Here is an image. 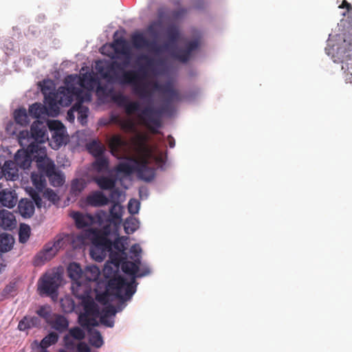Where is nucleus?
Returning <instances> with one entry per match:
<instances>
[{
    "instance_id": "f257e3e1",
    "label": "nucleus",
    "mask_w": 352,
    "mask_h": 352,
    "mask_svg": "<svg viewBox=\"0 0 352 352\" xmlns=\"http://www.w3.org/2000/svg\"><path fill=\"white\" fill-rule=\"evenodd\" d=\"M131 142L137 156L125 155L120 157L119 155L126 146L127 142L120 135H114L110 138L109 146L112 155L126 160L120 162L115 167V171L125 176L135 173L140 179L151 182L155 177V168L149 165L155 162L157 166H162L166 162V155L157 146L148 145L144 135H137L131 139Z\"/></svg>"
},
{
    "instance_id": "f03ea898",
    "label": "nucleus",
    "mask_w": 352,
    "mask_h": 352,
    "mask_svg": "<svg viewBox=\"0 0 352 352\" xmlns=\"http://www.w3.org/2000/svg\"><path fill=\"white\" fill-rule=\"evenodd\" d=\"M112 46L116 53L125 56L122 63L113 61L109 66V72H111L116 80L121 85H129L133 87L134 94L142 99H146L151 96V92L148 89V83L144 80L148 76V71L151 70L154 65L155 60L146 54H141L138 56V60H144V65L140 66L137 70H127L126 67L130 63L131 54L126 47L125 40L123 38L116 39Z\"/></svg>"
},
{
    "instance_id": "7ed1b4c3",
    "label": "nucleus",
    "mask_w": 352,
    "mask_h": 352,
    "mask_svg": "<svg viewBox=\"0 0 352 352\" xmlns=\"http://www.w3.org/2000/svg\"><path fill=\"white\" fill-rule=\"evenodd\" d=\"M121 267L125 274L131 276V281L128 282L126 278L118 273L108 280L107 290L120 300L126 301L130 300L136 291V278L148 275L150 270L146 267L138 273L137 263L126 260L122 262Z\"/></svg>"
},
{
    "instance_id": "20e7f679",
    "label": "nucleus",
    "mask_w": 352,
    "mask_h": 352,
    "mask_svg": "<svg viewBox=\"0 0 352 352\" xmlns=\"http://www.w3.org/2000/svg\"><path fill=\"white\" fill-rule=\"evenodd\" d=\"M153 86L155 90L159 91L164 95L166 104L162 105L159 109L147 106L140 111L137 116V118L138 124L144 126L155 133L157 132V129L161 126V114L166 111L168 103L179 100L180 95L170 82L160 85L155 82Z\"/></svg>"
},
{
    "instance_id": "39448f33",
    "label": "nucleus",
    "mask_w": 352,
    "mask_h": 352,
    "mask_svg": "<svg viewBox=\"0 0 352 352\" xmlns=\"http://www.w3.org/2000/svg\"><path fill=\"white\" fill-rule=\"evenodd\" d=\"M111 234L110 226H105L100 230L90 229L87 236L91 241L90 254L96 261L104 259L108 252L112 251L113 247L118 253H124L126 250L122 238L118 237L113 242L109 239Z\"/></svg>"
},
{
    "instance_id": "423d86ee",
    "label": "nucleus",
    "mask_w": 352,
    "mask_h": 352,
    "mask_svg": "<svg viewBox=\"0 0 352 352\" xmlns=\"http://www.w3.org/2000/svg\"><path fill=\"white\" fill-rule=\"evenodd\" d=\"M65 87H60L57 91L51 80H44L41 86V92L44 96L45 102L49 107V109L58 111V104L62 107L69 106L74 98L78 100L82 98V90L80 87L74 86L72 83L67 82V77L65 79Z\"/></svg>"
},
{
    "instance_id": "0eeeda50",
    "label": "nucleus",
    "mask_w": 352,
    "mask_h": 352,
    "mask_svg": "<svg viewBox=\"0 0 352 352\" xmlns=\"http://www.w3.org/2000/svg\"><path fill=\"white\" fill-rule=\"evenodd\" d=\"M168 41L163 44H159L155 40L149 41L142 32H135L131 36L133 46L135 49H147L149 52L155 54H160L170 49L171 46L175 44L179 38L180 32L177 25L172 24L166 28Z\"/></svg>"
},
{
    "instance_id": "6e6552de",
    "label": "nucleus",
    "mask_w": 352,
    "mask_h": 352,
    "mask_svg": "<svg viewBox=\"0 0 352 352\" xmlns=\"http://www.w3.org/2000/svg\"><path fill=\"white\" fill-rule=\"evenodd\" d=\"M83 307L84 313L79 316V322L81 326L87 328L98 326L96 318L99 317L100 310L98 305L91 296L80 302Z\"/></svg>"
},
{
    "instance_id": "1a4fd4ad",
    "label": "nucleus",
    "mask_w": 352,
    "mask_h": 352,
    "mask_svg": "<svg viewBox=\"0 0 352 352\" xmlns=\"http://www.w3.org/2000/svg\"><path fill=\"white\" fill-rule=\"evenodd\" d=\"M37 162L39 169L45 173L52 186L59 187L63 184L65 182L64 176L60 171L56 170V166L52 160L45 155V157H40Z\"/></svg>"
},
{
    "instance_id": "9d476101",
    "label": "nucleus",
    "mask_w": 352,
    "mask_h": 352,
    "mask_svg": "<svg viewBox=\"0 0 352 352\" xmlns=\"http://www.w3.org/2000/svg\"><path fill=\"white\" fill-rule=\"evenodd\" d=\"M61 277L58 273L45 274L39 280L38 290L41 295L52 296L56 294Z\"/></svg>"
},
{
    "instance_id": "9b49d317",
    "label": "nucleus",
    "mask_w": 352,
    "mask_h": 352,
    "mask_svg": "<svg viewBox=\"0 0 352 352\" xmlns=\"http://www.w3.org/2000/svg\"><path fill=\"white\" fill-rule=\"evenodd\" d=\"M67 82L72 83L74 86L86 89L89 91H91L94 87L98 85L97 90L100 91L102 88L100 85L98 80L94 77L91 73L82 74L80 76L69 75L67 76Z\"/></svg>"
},
{
    "instance_id": "f8f14e48",
    "label": "nucleus",
    "mask_w": 352,
    "mask_h": 352,
    "mask_svg": "<svg viewBox=\"0 0 352 352\" xmlns=\"http://www.w3.org/2000/svg\"><path fill=\"white\" fill-rule=\"evenodd\" d=\"M47 126L52 132L50 146L54 149H58L63 144L67 143V137L65 135V127L58 120L50 121Z\"/></svg>"
},
{
    "instance_id": "ddd939ff",
    "label": "nucleus",
    "mask_w": 352,
    "mask_h": 352,
    "mask_svg": "<svg viewBox=\"0 0 352 352\" xmlns=\"http://www.w3.org/2000/svg\"><path fill=\"white\" fill-rule=\"evenodd\" d=\"M199 46V40L195 38L186 42L185 47L183 48H176L171 50L170 55L177 60L186 63L190 59L193 52L197 51Z\"/></svg>"
},
{
    "instance_id": "4468645a",
    "label": "nucleus",
    "mask_w": 352,
    "mask_h": 352,
    "mask_svg": "<svg viewBox=\"0 0 352 352\" xmlns=\"http://www.w3.org/2000/svg\"><path fill=\"white\" fill-rule=\"evenodd\" d=\"M42 149L40 144L30 143L27 150L21 149L16 153L14 161L19 168L23 170L27 169L30 166L32 162L31 154L38 153V151H41Z\"/></svg>"
},
{
    "instance_id": "2eb2a0df",
    "label": "nucleus",
    "mask_w": 352,
    "mask_h": 352,
    "mask_svg": "<svg viewBox=\"0 0 352 352\" xmlns=\"http://www.w3.org/2000/svg\"><path fill=\"white\" fill-rule=\"evenodd\" d=\"M31 179L35 188L38 190L36 191L33 188L29 190V195L35 202L38 208L42 207V199L41 198L38 192H42L46 186L45 177L41 174L33 173L31 175Z\"/></svg>"
},
{
    "instance_id": "dca6fc26",
    "label": "nucleus",
    "mask_w": 352,
    "mask_h": 352,
    "mask_svg": "<svg viewBox=\"0 0 352 352\" xmlns=\"http://www.w3.org/2000/svg\"><path fill=\"white\" fill-rule=\"evenodd\" d=\"M31 137L36 142L34 144L44 143L48 140L47 125L41 121L34 122L30 128Z\"/></svg>"
},
{
    "instance_id": "f3484780",
    "label": "nucleus",
    "mask_w": 352,
    "mask_h": 352,
    "mask_svg": "<svg viewBox=\"0 0 352 352\" xmlns=\"http://www.w3.org/2000/svg\"><path fill=\"white\" fill-rule=\"evenodd\" d=\"M115 102L120 107L124 108L126 115L131 116L140 109V103L137 100H129L124 95L120 94L114 98Z\"/></svg>"
},
{
    "instance_id": "a211bd4d",
    "label": "nucleus",
    "mask_w": 352,
    "mask_h": 352,
    "mask_svg": "<svg viewBox=\"0 0 352 352\" xmlns=\"http://www.w3.org/2000/svg\"><path fill=\"white\" fill-rule=\"evenodd\" d=\"M73 295L80 301L91 296V288L89 283L82 280L72 282L71 287Z\"/></svg>"
},
{
    "instance_id": "6ab92c4d",
    "label": "nucleus",
    "mask_w": 352,
    "mask_h": 352,
    "mask_svg": "<svg viewBox=\"0 0 352 352\" xmlns=\"http://www.w3.org/2000/svg\"><path fill=\"white\" fill-rule=\"evenodd\" d=\"M56 254L51 246V243H47L44 245L43 249L35 255L34 265L36 266L41 265L50 261Z\"/></svg>"
},
{
    "instance_id": "aec40b11",
    "label": "nucleus",
    "mask_w": 352,
    "mask_h": 352,
    "mask_svg": "<svg viewBox=\"0 0 352 352\" xmlns=\"http://www.w3.org/2000/svg\"><path fill=\"white\" fill-rule=\"evenodd\" d=\"M108 254H109L111 263L114 265L115 269H113L109 264H106L103 270V273L106 278L110 279L113 276H115L118 273L120 265L122 264V261L120 253H113L111 251L108 252Z\"/></svg>"
},
{
    "instance_id": "412c9836",
    "label": "nucleus",
    "mask_w": 352,
    "mask_h": 352,
    "mask_svg": "<svg viewBox=\"0 0 352 352\" xmlns=\"http://www.w3.org/2000/svg\"><path fill=\"white\" fill-rule=\"evenodd\" d=\"M109 198L104 193L99 190H96L88 195L85 199V204L92 207H101L109 204Z\"/></svg>"
},
{
    "instance_id": "4be33fe9",
    "label": "nucleus",
    "mask_w": 352,
    "mask_h": 352,
    "mask_svg": "<svg viewBox=\"0 0 352 352\" xmlns=\"http://www.w3.org/2000/svg\"><path fill=\"white\" fill-rule=\"evenodd\" d=\"M19 166L14 161H6L1 167V175L7 180L15 181L19 177Z\"/></svg>"
},
{
    "instance_id": "5701e85b",
    "label": "nucleus",
    "mask_w": 352,
    "mask_h": 352,
    "mask_svg": "<svg viewBox=\"0 0 352 352\" xmlns=\"http://www.w3.org/2000/svg\"><path fill=\"white\" fill-rule=\"evenodd\" d=\"M48 324L59 333H63L67 330L69 321L64 316L54 314L51 320L48 321Z\"/></svg>"
},
{
    "instance_id": "b1692460",
    "label": "nucleus",
    "mask_w": 352,
    "mask_h": 352,
    "mask_svg": "<svg viewBox=\"0 0 352 352\" xmlns=\"http://www.w3.org/2000/svg\"><path fill=\"white\" fill-rule=\"evenodd\" d=\"M35 202L28 199H22L18 204V210L21 215L24 218H30L34 213Z\"/></svg>"
},
{
    "instance_id": "393cba45",
    "label": "nucleus",
    "mask_w": 352,
    "mask_h": 352,
    "mask_svg": "<svg viewBox=\"0 0 352 352\" xmlns=\"http://www.w3.org/2000/svg\"><path fill=\"white\" fill-rule=\"evenodd\" d=\"M71 217L75 221L78 228H84L88 227L93 223L94 218L91 214H82L80 212H74L71 214Z\"/></svg>"
},
{
    "instance_id": "a878e982",
    "label": "nucleus",
    "mask_w": 352,
    "mask_h": 352,
    "mask_svg": "<svg viewBox=\"0 0 352 352\" xmlns=\"http://www.w3.org/2000/svg\"><path fill=\"white\" fill-rule=\"evenodd\" d=\"M0 202L6 207L13 208L17 202L15 192L7 189L3 190L0 193Z\"/></svg>"
},
{
    "instance_id": "bb28decb",
    "label": "nucleus",
    "mask_w": 352,
    "mask_h": 352,
    "mask_svg": "<svg viewBox=\"0 0 352 352\" xmlns=\"http://www.w3.org/2000/svg\"><path fill=\"white\" fill-rule=\"evenodd\" d=\"M15 223V217L12 212L6 210L0 211V227L5 230L12 229Z\"/></svg>"
},
{
    "instance_id": "cd10ccee",
    "label": "nucleus",
    "mask_w": 352,
    "mask_h": 352,
    "mask_svg": "<svg viewBox=\"0 0 352 352\" xmlns=\"http://www.w3.org/2000/svg\"><path fill=\"white\" fill-rule=\"evenodd\" d=\"M83 98H81L72 107V109L78 112V120L82 124H85L87 121L89 108L82 105Z\"/></svg>"
},
{
    "instance_id": "c85d7f7f",
    "label": "nucleus",
    "mask_w": 352,
    "mask_h": 352,
    "mask_svg": "<svg viewBox=\"0 0 352 352\" xmlns=\"http://www.w3.org/2000/svg\"><path fill=\"white\" fill-rule=\"evenodd\" d=\"M67 273L69 277L72 282H76L83 280V270L80 265L77 263H72L67 267Z\"/></svg>"
},
{
    "instance_id": "c756f323",
    "label": "nucleus",
    "mask_w": 352,
    "mask_h": 352,
    "mask_svg": "<svg viewBox=\"0 0 352 352\" xmlns=\"http://www.w3.org/2000/svg\"><path fill=\"white\" fill-rule=\"evenodd\" d=\"M87 186V182L82 178H76L72 181L69 194L73 197H78Z\"/></svg>"
},
{
    "instance_id": "7c9ffc66",
    "label": "nucleus",
    "mask_w": 352,
    "mask_h": 352,
    "mask_svg": "<svg viewBox=\"0 0 352 352\" xmlns=\"http://www.w3.org/2000/svg\"><path fill=\"white\" fill-rule=\"evenodd\" d=\"M100 274V270L96 265H88L83 270V280L89 283L91 281H96Z\"/></svg>"
},
{
    "instance_id": "2f4dec72",
    "label": "nucleus",
    "mask_w": 352,
    "mask_h": 352,
    "mask_svg": "<svg viewBox=\"0 0 352 352\" xmlns=\"http://www.w3.org/2000/svg\"><path fill=\"white\" fill-rule=\"evenodd\" d=\"M46 106L35 102L30 106L28 113L30 116L34 118H38L42 116L49 115L48 109Z\"/></svg>"
},
{
    "instance_id": "473e14b6",
    "label": "nucleus",
    "mask_w": 352,
    "mask_h": 352,
    "mask_svg": "<svg viewBox=\"0 0 352 352\" xmlns=\"http://www.w3.org/2000/svg\"><path fill=\"white\" fill-rule=\"evenodd\" d=\"M162 27L163 23L161 20H155L150 22L148 25L146 29V32L153 38H157L160 36Z\"/></svg>"
},
{
    "instance_id": "72a5a7b5",
    "label": "nucleus",
    "mask_w": 352,
    "mask_h": 352,
    "mask_svg": "<svg viewBox=\"0 0 352 352\" xmlns=\"http://www.w3.org/2000/svg\"><path fill=\"white\" fill-rule=\"evenodd\" d=\"M88 332L89 335V344L96 348L101 347L103 345L104 342L100 331L97 329H89Z\"/></svg>"
},
{
    "instance_id": "f704fd0d",
    "label": "nucleus",
    "mask_w": 352,
    "mask_h": 352,
    "mask_svg": "<svg viewBox=\"0 0 352 352\" xmlns=\"http://www.w3.org/2000/svg\"><path fill=\"white\" fill-rule=\"evenodd\" d=\"M95 182L102 190H111L116 186V179L105 176L96 178Z\"/></svg>"
},
{
    "instance_id": "c9c22d12",
    "label": "nucleus",
    "mask_w": 352,
    "mask_h": 352,
    "mask_svg": "<svg viewBox=\"0 0 352 352\" xmlns=\"http://www.w3.org/2000/svg\"><path fill=\"white\" fill-rule=\"evenodd\" d=\"M87 149L93 156L97 157L104 153V148L102 144L97 140H92L86 145Z\"/></svg>"
},
{
    "instance_id": "e433bc0d",
    "label": "nucleus",
    "mask_w": 352,
    "mask_h": 352,
    "mask_svg": "<svg viewBox=\"0 0 352 352\" xmlns=\"http://www.w3.org/2000/svg\"><path fill=\"white\" fill-rule=\"evenodd\" d=\"M14 239L8 234H0V252H6L10 251L13 245Z\"/></svg>"
},
{
    "instance_id": "4c0bfd02",
    "label": "nucleus",
    "mask_w": 352,
    "mask_h": 352,
    "mask_svg": "<svg viewBox=\"0 0 352 352\" xmlns=\"http://www.w3.org/2000/svg\"><path fill=\"white\" fill-rule=\"evenodd\" d=\"M58 335L56 332H50L41 340L38 345L41 349H47L55 344L58 342Z\"/></svg>"
},
{
    "instance_id": "58836bf2",
    "label": "nucleus",
    "mask_w": 352,
    "mask_h": 352,
    "mask_svg": "<svg viewBox=\"0 0 352 352\" xmlns=\"http://www.w3.org/2000/svg\"><path fill=\"white\" fill-rule=\"evenodd\" d=\"M14 118L15 122L21 126H26L30 122L28 113L24 108L15 110Z\"/></svg>"
},
{
    "instance_id": "ea45409f",
    "label": "nucleus",
    "mask_w": 352,
    "mask_h": 352,
    "mask_svg": "<svg viewBox=\"0 0 352 352\" xmlns=\"http://www.w3.org/2000/svg\"><path fill=\"white\" fill-rule=\"evenodd\" d=\"M120 122H121L120 127L123 131L135 133V136L139 134L138 133L136 123L131 118L122 119Z\"/></svg>"
},
{
    "instance_id": "a19ab883",
    "label": "nucleus",
    "mask_w": 352,
    "mask_h": 352,
    "mask_svg": "<svg viewBox=\"0 0 352 352\" xmlns=\"http://www.w3.org/2000/svg\"><path fill=\"white\" fill-rule=\"evenodd\" d=\"M96 157V160L93 163L94 167L98 171H103L107 170L109 167V160L103 154Z\"/></svg>"
},
{
    "instance_id": "79ce46f5",
    "label": "nucleus",
    "mask_w": 352,
    "mask_h": 352,
    "mask_svg": "<svg viewBox=\"0 0 352 352\" xmlns=\"http://www.w3.org/2000/svg\"><path fill=\"white\" fill-rule=\"evenodd\" d=\"M139 228V221L135 218L126 219L124 223V228L125 232L127 234H132Z\"/></svg>"
},
{
    "instance_id": "37998d69",
    "label": "nucleus",
    "mask_w": 352,
    "mask_h": 352,
    "mask_svg": "<svg viewBox=\"0 0 352 352\" xmlns=\"http://www.w3.org/2000/svg\"><path fill=\"white\" fill-rule=\"evenodd\" d=\"M31 229L27 224H21L19 232V241L21 243H25L30 236Z\"/></svg>"
},
{
    "instance_id": "c03bdc74",
    "label": "nucleus",
    "mask_w": 352,
    "mask_h": 352,
    "mask_svg": "<svg viewBox=\"0 0 352 352\" xmlns=\"http://www.w3.org/2000/svg\"><path fill=\"white\" fill-rule=\"evenodd\" d=\"M67 237V235L59 234L57 235L53 241H49L48 243H51V246L57 253L59 250L63 248L65 243V238Z\"/></svg>"
},
{
    "instance_id": "a18cd8bd",
    "label": "nucleus",
    "mask_w": 352,
    "mask_h": 352,
    "mask_svg": "<svg viewBox=\"0 0 352 352\" xmlns=\"http://www.w3.org/2000/svg\"><path fill=\"white\" fill-rule=\"evenodd\" d=\"M69 336L76 340H82L85 338V333L78 327H72L69 330Z\"/></svg>"
},
{
    "instance_id": "49530a36",
    "label": "nucleus",
    "mask_w": 352,
    "mask_h": 352,
    "mask_svg": "<svg viewBox=\"0 0 352 352\" xmlns=\"http://www.w3.org/2000/svg\"><path fill=\"white\" fill-rule=\"evenodd\" d=\"M36 314L43 319L48 324V321L51 320L53 314H52L50 307H41L37 311Z\"/></svg>"
},
{
    "instance_id": "de8ad7c7",
    "label": "nucleus",
    "mask_w": 352,
    "mask_h": 352,
    "mask_svg": "<svg viewBox=\"0 0 352 352\" xmlns=\"http://www.w3.org/2000/svg\"><path fill=\"white\" fill-rule=\"evenodd\" d=\"M118 312V310L116 309V307L112 305H109L106 307H104L101 311H100L99 316H105V317L107 318H113L116 313Z\"/></svg>"
},
{
    "instance_id": "09e8293b",
    "label": "nucleus",
    "mask_w": 352,
    "mask_h": 352,
    "mask_svg": "<svg viewBox=\"0 0 352 352\" xmlns=\"http://www.w3.org/2000/svg\"><path fill=\"white\" fill-rule=\"evenodd\" d=\"M140 203L138 200H136L135 199H130V201H129V204H128L129 212L131 213V214H135L138 213L139 210H140Z\"/></svg>"
},
{
    "instance_id": "8fccbe9b",
    "label": "nucleus",
    "mask_w": 352,
    "mask_h": 352,
    "mask_svg": "<svg viewBox=\"0 0 352 352\" xmlns=\"http://www.w3.org/2000/svg\"><path fill=\"white\" fill-rule=\"evenodd\" d=\"M44 196L53 204L56 203L59 199L57 194L52 189H47L44 192Z\"/></svg>"
},
{
    "instance_id": "3c124183",
    "label": "nucleus",
    "mask_w": 352,
    "mask_h": 352,
    "mask_svg": "<svg viewBox=\"0 0 352 352\" xmlns=\"http://www.w3.org/2000/svg\"><path fill=\"white\" fill-rule=\"evenodd\" d=\"M74 340V339H73L68 334L65 335L63 337L64 344L67 349L74 350L76 348V344H75Z\"/></svg>"
},
{
    "instance_id": "603ef678",
    "label": "nucleus",
    "mask_w": 352,
    "mask_h": 352,
    "mask_svg": "<svg viewBox=\"0 0 352 352\" xmlns=\"http://www.w3.org/2000/svg\"><path fill=\"white\" fill-rule=\"evenodd\" d=\"M100 316V322L102 324L107 327H113L114 325V319L113 318H107L105 316Z\"/></svg>"
},
{
    "instance_id": "864d4df0",
    "label": "nucleus",
    "mask_w": 352,
    "mask_h": 352,
    "mask_svg": "<svg viewBox=\"0 0 352 352\" xmlns=\"http://www.w3.org/2000/svg\"><path fill=\"white\" fill-rule=\"evenodd\" d=\"M18 328L21 331H25L26 329H31V326L30 324L28 318L24 317L23 319H22L18 324Z\"/></svg>"
},
{
    "instance_id": "5fc2aeb1",
    "label": "nucleus",
    "mask_w": 352,
    "mask_h": 352,
    "mask_svg": "<svg viewBox=\"0 0 352 352\" xmlns=\"http://www.w3.org/2000/svg\"><path fill=\"white\" fill-rule=\"evenodd\" d=\"M188 12V10L186 8H179L178 10H174L172 12V16L175 19H179L184 16Z\"/></svg>"
},
{
    "instance_id": "6e6d98bb",
    "label": "nucleus",
    "mask_w": 352,
    "mask_h": 352,
    "mask_svg": "<svg viewBox=\"0 0 352 352\" xmlns=\"http://www.w3.org/2000/svg\"><path fill=\"white\" fill-rule=\"evenodd\" d=\"M130 253L133 255L131 256H141L142 248L139 244H134L130 249Z\"/></svg>"
},
{
    "instance_id": "4d7b16f0",
    "label": "nucleus",
    "mask_w": 352,
    "mask_h": 352,
    "mask_svg": "<svg viewBox=\"0 0 352 352\" xmlns=\"http://www.w3.org/2000/svg\"><path fill=\"white\" fill-rule=\"evenodd\" d=\"M78 352H90V348L84 342H80L76 346Z\"/></svg>"
},
{
    "instance_id": "13d9d810",
    "label": "nucleus",
    "mask_w": 352,
    "mask_h": 352,
    "mask_svg": "<svg viewBox=\"0 0 352 352\" xmlns=\"http://www.w3.org/2000/svg\"><path fill=\"white\" fill-rule=\"evenodd\" d=\"M28 320L32 328L40 324V320L38 317H30Z\"/></svg>"
},
{
    "instance_id": "bf43d9fd",
    "label": "nucleus",
    "mask_w": 352,
    "mask_h": 352,
    "mask_svg": "<svg viewBox=\"0 0 352 352\" xmlns=\"http://www.w3.org/2000/svg\"><path fill=\"white\" fill-rule=\"evenodd\" d=\"M340 8H346L348 12H351L352 11L351 5L348 3L346 0H343L342 4L339 6Z\"/></svg>"
},
{
    "instance_id": "052dcab7",
    "label": "nucleus",
    "mask_w": 352,
    "mask_h": 352,
    "mask_svg": "<svg viewBox=\"0 0 352 352\" xmlns=\"http://www.w3.org/2000/svg\"><path fill=\"white\" fill-rule=\"evenodd\" d=\"M118 207V206L116 204H113L109 209V212H110V214L113 217H115V218H119L120 216L116 213L115 212V210L116 208Z\"/></svg>"
},
{
    "instance_id": "680f3d73",
    "label": "nucleus",
    "mask_w": 352,
    "mask_h": 352,
    "mask_svg": "<svg viewBox=\"0 0 352 352\" xmlns=\"http://www.w3.org/2000/svg\"><path fill=\"white\" fill-rule=\"evenodd\" d=\"M122 118H119L118 116H113L111 118V121L113 123L118 124L119 126H120V123H121L120 122L122 121Z\"/></svg>"
},
{
    "instance_id": "e2e57ef3",
    "label": "nucleus",
    "mask_w": 352,
    "mask_h": 352,
    "mask_svg": "<svg viewBox=\"0 0 352 352\" xmlns=\"http://www.w3.org/2000/svg\"><path fill=\"white\" fill-rule=\"evenodd\" d=\"M167 140L170 148H173L175 146V140L172 135H169L167 138Z\"/></svg>"
},
{
    "instance_id": "0e129e2a",
    "label": "nucleus",
    "mask_w": 352,
    "mask_h": 352,
    "mask_svg": "<svg viewBox=\"0 0 352 352\" xmlns=\"http://www.w3.org/2000/svg\"><path fill=\"white\" fill-rule=\"evenodd\" d=\"M131 258L134 260L133 263H137L138 266V271L140 270V266L141 265V256H131Z\"/></svg>"
},
{
    "instance_id": "69168bd1",
    "label": "nucleus",
    "mask_w": 352,
    "mask_h": 352,
    "mask_svg": "<svg viewBox=\"0 0 352 352\" xmlns=\"http://www.w3.org/2000/svg\"><path fill=\"white\" fill-rule=\"evenodd\" d=\"M195 3L196 4L197 8H202L204 6V2L203 0H195Z\"/></svg>"
},
{
    "instance_id": "338daca9",
    "label": "nucleus",
    "mask_w": 352,
    "mask_h": 352,
    "mask_svg": "<svg viewBox=\"0 0 352 352\" xmlns=\"http://www.w3.org/2000/svg\"><path fill=\"white\" fill-rule=\"evenodd\" d=\"M67 116H68V118H69V119L70 120H74V114H73V113H72V110H69V111H68V112H67Z\"/></svg>"
},
{
    "instance_id": "774afa93",
    "label": "nucleus",
    "mask_w": 352,
    "mask_h": 352,
    "mask_svg": "<svg viewBox=\"0 0 352 352\" xmlns=\"http://www.w3.org/2000/svg\"><path fill=\"white\" fill-rule=\"evenodd\" d=\"M102 76H103L104 78H109V77H110V76H109V74H108V72H105V73H104V74H102Z\"/></svg>"
}]
</instances>
